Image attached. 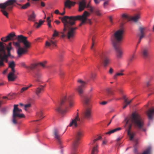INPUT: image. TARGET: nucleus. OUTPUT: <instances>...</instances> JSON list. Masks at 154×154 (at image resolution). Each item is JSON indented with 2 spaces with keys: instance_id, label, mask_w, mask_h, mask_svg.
Returning a JSON list of instances; mask_svg holds the SVG:
<instances>
[{
  "instance_id": "nucleus-61",
  "label": "nucleus",
  "mask_w": 154,
  "mask_h": 154,
  "mask_svg": "<svg viewBox=\"0 0 154 154\" xmlns=\"http://www.w3.org/2000/svg\"><path fill=\"white\" fill-rule=\"evenodd\" d=\"M41 5L42 6L44 7L45 6V4L43 2H41Z\"/></svg>"
},
{
  "instance_id": "nucleus-48",
  "label": "nucleus",
  "mask_w": 154,
  "mask_h": 154,
  "mask_svg": "<svg viewBox=\"0 0 154 154\" xmlns=\"http://www.w3.org/2000/svg\"><path fill=\"white\" fill-rule=\"evenodd\" d=\"M31 106V104L30 103L26 104L24 105L25 109V110H26V109L30 107Z\"/></svg>"
},
{
  "instance_id": "nucleus-45",
  "label": "nucleus",
  "mask_w": 154,
  "mask_h": 154,
  "mask_svg": "<svg viewBox=\"0 0 154 154\" xmlns=\"http://www.w3.org/2000/svg\"><path fill=\"white\" fill-rule=\"evenodd\" d=\"M47 63V61H45L43 62H40L38 64V65H40L42 67H45V65Z\"/></svg>"
},
{
  "instance_id": "nucleus-9",
  "label": "nucleus",
  "mask_w": 154,
  "mask_h": 154,
  "mask_svg": "<svg viewBox=\"0 0 154 154\" xmlns=\"http://www.w3.org/2000/svg\"><path fill=\"white\" fill-rule=\"evenodd\" d=\"M17 40L20 43H23L25 48L27 49L29 48L31 45V43L27 40V37L22 35H18L17 37Z\"/></svg>"
},
{
  "instance_id": "nucleus-41",
  "label": "nucleus",
  "mask_w": 154,
  "mask_h": 154,
  "mask_svg": "<svg viewBox=\"0 0 154 154\" xmlns=\"http://www.w3.org/2000/svg\"><path fill=\"white\" fill-rule=\"evenodd\" d=\"M43 113L42 111H39L37 113V116L39 118H41L42 117Z\"/></svg>"
},
{
  "instance_id": "nucleus-18",
  "label": "nucleus",
  "mask_w": 154,
  "mask_h": 154,
  "mask_svg": "<svg viewBox=\"0 0 154 154\" xmlns=\"http://www.w3.org/2000/svg\"><path fill=\"white\" fill-rule=\"evenodd\" d=\"M116 52V57L118 59L121 58L122 56V52L120 48L119 45L113 46Z\"/></svg>"
},
{
  "instance_id": "nucleus-10",
  "label": "nucleus",
  "mask_w": 154,
  "mask_h": 154,
  "mask_svg": "<svg viewBox=\"0 0 154 154\" xmlns=\"http://www.w3.org/2000/svg\"><path fill=\"white\" fill-rule=\"evenodd\" d=\"M83 136V132L82 131L79 130L76 132L75 134V140L72 145V147L74 149H75L77 146L79 144V142Z\"/></svg>"
},
{
  "instance_id": "nucleus-50",
  "label": "nucleus",
  "mask_w": 154,
  "mask_h": 154,
  "mask_svg": "<svg viewBox=\"0 0 154 154\" xmlns=\"http://www.w3.org/2000/svg\"><path fill=\"white\" fill-rule=\"evenodd\" d=\"M122 18H124L125 19H128V16L125 14H122Z\"/></svg>"
},
{
  "instance_id": "nucleus-43",
  "label": "nucleus",
  "mask_w": 154,
  "mask_h": 154,
  "mask_svg": "<svg viewBox=\"0 0 154 154\" xmlns=\"http://www.w3.org/2000/svg\"><path fill=\"white\" fill-rule=\"evenodd\" d=\"M20 42L17 41V42H13V44L16 47H19H19H20Z\"/></svg>"
},
{
  "instance_id": "nucleus-35",
  "label": "nucleus",
  "mask_w": 154,
  "mask_h": 154,
  "mask_svg": "<svg viewBox=\"0 0 154 154\" xmlns=\"http://www.w3.org/2000/svg\"><path fill=\"white\" fill-rule=\"evenodd\" d=\"M140 18V15H137L132 17L131 20L134 22H137Z\"/></svg>"
},
{
  "instance_id": "nucleus-37",
  "label": "nucleus",
  "mask_w": 154,
  "mask_h": 154,
  "mask_svg": "<svg viewBox=\"0 0 154 154\" xmlns=\"http://www.w3.org/2000/svg\"><path fill=\"white\" fill-rule=\"evenodd\" d=\"M151 150V147H149L142 154H149Z\"/></svg>"
},
{
  "instance_id": "nucleus-8",
  "label": "nucleus",
  "mask_w": 154,
  "mask_h": 154,
  "mask_svg": "<svg viewBox=\"0 0 154 154\" xmlns=\"http://www.w3.org/2000/svg\"><path fill=\"white\" fill-rule=\"evenodd\" d=\"M77 82L79 83V85L76 89V90L78 92L79 96L82 97L87 83L80 79H78Z\"/></svg>"
},
{
  "instance_id": "nucleus-31",
  "label": "nucleus",
  "mask_w": 154,
  "mask_h": 154,
  "mask_svg": "<svg viewBox=\"0 0 154 154\" xmlns=\"http://www.w3.org/2000/svg\"><path fill=\"white\" fill-rule=\"evenodd\" d=\"M124 71V70H121L120 71V72L116 73L113 76V79L116 80L117 79V76L123 75L124 74L122 73V72Z\"/></svg>"
},
{
  "instance_id": "nucleus-24",
  "label": "nucleus",
  "mask_w": 154,
  "mask_h": 154,
  "mask_svg": "<svg viewBox=\"0 0 154 154\" xmlns=\"http://www.w3.org/2000/svg\"><path fill=\"white\" fill-rule=\"evenodd\" d=\"M14 73L12 72L9 73L8 76V79L9 81H13L16 79V76L14 74Z\"/></svg>"
},
{
  "instance_id": "nucleus-56",
  "label": "nucleus",
  "mask_w": 154,
  "mask_h": 154,
  "mask_svg": "<svg viewBox=\"0 0 154 154\" xmlns=\"http://www.w3.org/2000/svg\"><path fill=\"white\" fill-rule=\"evenodd\" d=\"M121 128H116L114 130V132H116L120 130H121Z\"/></svg>"
},
{
  "instance_id": "nucleus-12",
  "label": "nucleus",
  "mask_w": 154,
  "mask_h": 154,
  "mask_svg": "<svg viewBox=\"0 0 154 154\" xmlns=\"http://www.w3.org/2000/svg\"><path fill=\"white\" fill-rule=\"evenodd\" d=\"M8 57L6 55L5 49L1 52L0 53V66H4V61H5L6 63L8 62Z\"/></svg>"
},
{
  "instance_id": "nucleus-28",
  "label": "nucleus",
  "mask_w": 154,
  "mask_h": 154,
  "mask_svg": "<svg viewBox=\"0 0 154 154\" xmlns=\"http://www.w3.org/2000/svg\"><path fill=\"white\" fill-rule=\"evenodd\" d=\"M15 65L14 61L10 62L9 64V67L11 69V71L13 72H15V71L14 69Z\"/></svg>"
},
{
  "instance_id": "nucleus-40",
  "label": "nucleus",
  "mask_w": 154,
  "mask_h": 154,
  "mask_svg": "<svg viewBox=\"0 0 154 154\" xmlns=\"http://www.w3.org/2000/svg\"><path fill=\"white\" fill-rule=\"evenodd\" d=\"M91 154H96V146H95L92 148Z\"/></svg>"
},
{
  "instance_id": "nucleus-7",
  "label": "nucleus",
  "mask_w": 154,
  "mask_h": 154,
  "mask_svg": "<svg viewBox=\"0 0 154 154\" xmlns=\"http://www.w3.org/2000/svg\"><path fill=\"white\" fill-rule=\"evenodd\" d=\"M132 120L135 126L138 129L142 131L146 132V129L143 128L144 123L140 117L135 113H133L132 115Z\"/></svg>"
},
{
  "instance_id": "nucleus-25",
  "label": "nucleus",
  "mask_w": 154,
  "mask_h": 154,
  "mask_svg": "<svg viewBox=\"0 0 154 154\" xmlns=\"http://www.w3.org/2000/svg\"><path fill=\"white\" fill-rule=\"evenodd\" d=\"M54 134L55 138L59 142H60V135L59 134V132L57 129H55L54 131Z\"/></svg>"
},
{
  "instance_id": "nucleus-5",
  "label": "nucleus",
  "mask_w": 154,
  "mask_h": 154,
  "mask_svg": "<svg viewBox=\"0 0 154 154\" xmlns=\"http://www.w3.org/2000/svg\"><path fill=\"white\" fill-rule=\"evenodd\" d=\"M18 105H14V108L13 112L12 122L14 124L17 125L19 123L17 120L19 119L25 117L24 114L21 113L22 112V109H19L17 107Z\"/></svg>"
},
{
  "instance_id": "nucleus-42",
  "label": "nucleus",
  "mask_w": 154,
  "mask_h": 154,
  "mask_svg": "<svg viewBox=\"0 0 154 154\" xmlns=\"http://www.w3.org/2000/svg\"><path fill=\"white\" fill-rule=\"evenodd\" d=\"M30 4L28 2L27 3L24 4L22 6L21 8L23 9H26L28 8L30 6Z\"/></svg>"
},
{
  "instance_id": "nucleus-6",
  "label": "nucleus",
  "mask_w": 154,
  "mask_h": 154,
  "mask_svg": "<svg viewBox=\"0 0 154 154\" xmlns=\"http://www.w3.org/2000/svg\"><path fill=\"white\" fill-rule=\"evenodd\" d=\"M123 33V30L120 29L116 31L112 36L111 41L113 46L120 45Z\"/></svg>"
},
{
  "instance_id": "nucleus-2",
  "label": "nucleus",
  "mask_w": 154,
  "mask_h": 154,
  "mask_svg": "<svg viewBox=\"0 0 154 154\" xmlns=\"http://www.w3.org/2000/svg\"><path fill=\"white\" fill-rule=\"evenodd\" d=\"M69 103L70 107H72L73 105L72 98L71 96H63L61 99L59 106L56 109V110L59 113L63 114L66 112V110L63 109L61 106L65 104Z\"/></svg>"
},
{
  "instance_id": "nucleus-15",
  "label": "nucleus",
  "mask_w": 154,
  "mask_h": 154,
  "mask_svg": "<svg viewBox=\"0 0 154 154\" xmlns=\"http://www.w3.org/2000/svg\"><path fill=\"white\" fill-rule=\"evenodd\" d=\"M76 3L75 2H72L70 1V0H67L64 3L65 8H70L72 6L74 5ZM63 12L62 13H60V14L63 15L65 14V8H63Z\"/></svg>"
},
{
  "instance_id": "nucleus-3",
  "label": "nucleus",
  "mask_w": 154,
  "mask_h": 154,
  "mask_svg": "<svg viewBox=\"0 0 154 154\" xmlns=\"http://www.w3.org/2000/svg\"><path fill=\"white\" fill-rule=\"evenodd\" d=\"M16 2V0H8L5 3L0 4L1 11L7 17H8V12L12 10L14 4Z\"/></svg>"
},
{
  "instance_id": "nucleus-27",
  "label": "nucleus",
  "mask_w": 154,
  "mask_h": 154,
  "mask_svg": "<svg viewBox=\"0 0 154 154\" xmlns=\"http://www.w3.org/2000/svg\"><path fill=\"white\" fill-rule=\"evenodd\" d=\"M56 42V41H53L52 40H50L49 42L46 41L45 43V45L46 46L49 47L51 45L54 46H56V45L55 44Z\"/></svg>"
},
{
  "instance_id": "nucleus-55",
  "label": "nucleus",
  "mask_w": 154,
  "mask_h": 154,
  "mask_svg": "<svg viewBox=\"0 0 154 154\" xmlns=\"http://www.w3.org/2000/svg\"><path fill=\"white\" fill-rule=\"evenodd\" d=\"M134 55H133L129 59V61L130 62H131L134 59Z\"/></svg>"
},
{
  "instance_id": "nucleus-33",
  "label": "nucleus",
  "mask_w": 154,
  "mask_h": 154,
  "mask_svg": "<svg viewBox=\"0 0 154 154\" xmlns=\"http://www.w3.org/2000/svg\"><path fill=\"white\" fill-rule=\"evenodd\" d=\"M44 21H42L41 20H39V23L35 22L34 24L35 26L37 28H38L42 24Z\"/></svg>"
},
{
  "instance_id": "nucleus-62",
  "label": "nucleus",
  "mask_w": 154,
  "mask_h": 154,
  "mask_svg": "<svg viewBox=\"0 0 154 154\" xmlns=\"http://www.w3.org/2000/svg\"><path fill=\"white\" fill-rule=\"evenodd\" d=\"M54 13L56 14H59L60 13L58 10H56L54 11Z\"/></svg>"
},
{
  "instance_id": "nucleus-22",
  "label": "nucleus",
  "mask_w": 154,
  "mask_h": 154,
  "mask_svg": "<svg viewBox=\"0 0 154 154\" xmlns=\"http://www.w3.org/2000/svg\"><path fill=\"white\" fill-rule=\"evenodd\" d=\"M147 114L149 120L152 119V116L154 115V108L150 109L147 112Z\"/></svg>"
},
{
  "instance_id": "nucleus-16",
  "label": "nucleus",
  "mask_w": 154,
  "mask_h": 154,
  "mask_svg": "<svg viewBox=\"0 0 154 154\" xmlns=\"http://www.w3.org/2000/svg\"><path fill=\"white\" fill-rule=\"evenodd\" d=\"M15 36V33L14 32H12L6 36L2 37L1 39L2 41L6 42L13 40V38Z\"/></svg>"
},
{
  "instance_id": "nucleus-23",
  "label": "nucleus",
  "mask_w": 154,
  "mask_h": 154,
  "mask_svg": "<svg viewBox=\"0 0 154 154\" xmlns=\"http://www.w3.org/2000/svg\"><path fill=\"white\" fill-rule=\"evenodd\" d=\"M86 4L85 0H82L79 3V11L80 12L84 10L86 7Z\"/></svg>"
},
{
  "instance_id": "nucleus-32",
  "label": "nucleus",
  "mask_w": 154,
  "mask_h": 154,
  "mask_svg": "<svg viewBox=\"0 0 154 154\" xmlns=\"http://www.w3.org/2000/svg\"><path fill=\"white\" fill-rule=\"evenodd\" d=\"M128 134L130 137V140H133L134 136H135V134L134 133H131L130 130L128 131L127 132Z\"/></svg>"
},
{
  "instance_id": "nucleus-53",
  "label": "nucleus",
  "mask_w": 154,
  "mask_h": 154,
  "mask_svg": "<svg viewBox=\"0 0 154 154\" xmlns=\"http://www.w3.org/2000/svg\"><path fill=\"white\" fill-rule=\"evenodd\" d=\"M97 16H100L101 15V14L100 12L97 9Z\"/></svg>"
},
{
  "instance_id": "nucleus-51",
  "label": "nucleus",
  "mask_w": 154,
  "mask_h": 154,
  "mask_svg": "<svg viewBox=\"0 0 154 154\" xmlns=\"http://www.w3.org/2000/svg\"><path fill=\"white\" fill-rule=\"evenodd\" d=\"M115 132L114 130H112L107 132L106 133V134H111Z\"/></svg>"
},
{
  "instance_id": "nucleus-52",
  "label": "nucleus",
  "mask_w": 154,
  "mask_h": 154,
  "mask_svg": "<svg viewBox=\"0 0 154 154\" xmlns=\"http://www.w3.org/2000/svg\"><path fill=\"white\" fill-rule=\"evenodd\" d=\"M110 0H106L105 1L103 4V5L104 7L105 8V5H108L109 3V2Z\"/></svg>"
},
{
  "instance_id": "nucleus-13",
  "label": "nucleus",
  "mask_w": 154,
  "mask_h": 154,
  "mask_svg": "<svg viewBox=\"0 0 154 154\" xmlns=\"http://www.w3.org/2000/svg\"><path fill=\"white\" fill-rule=\"evenodd\" d=\"M99 57L103 60V63L104 67H106L109 63L110 60L108 57H105V54L103 52H101L99 53Z\"/></svg>"
},
{
  "instance_id": "nucleus-29",
  "label": "nucleus",
  "mask_w": 154,
  "mask_h": 154,
  "mask_svg": "<svg viewBox=\"0 0 154 154\" xmlns=\"http://www.w3.org/2000/svg\"><path fill=\"white\" fill-rule=\"evenodd\" d=\"M147 86L148 87V90L149 91L151 92V93L149 94V96L150 95L154 93V88L153 87H149L148 86L150 85L149 82H148L146 84Z\"/></svg>"
},
{
  "instance_id": "nucleus-63",
  "label": "nucleus",
  "mask_w": 154,
  "mask_h": 154,
  "mask_svg": "<svg viewBox=\"0 0 154 154\" xmlns=\"http://www.w3.org/2000/svg\"><path fill=\"white\" fill-rule=\"evenodd\" d=\"M8 54H6V55L7 57H9L11 56V53L10 51H7Z\"/></svg>"
},
{
  "instance_id": "nucleus-46",
  "label": "nucleus",
  "mask_w": 154,
  "mask_h": 154,
  "mask_svg": "<svg viewBox=\"0 0 154 154\" xmlns=\"http://www.w3.org/2000/svg\"><path fill=\"white\" fill-rule=\"evenodd\" d=\"M133 100V99L131 100H129V101H128V102L127 103H125L126 104L123 107V109H124L126 108V107L128 105H129L132 102V100Z\"/></svg>"
},
{
  "instance_id": "nucleus-36",
  "label": "nucleus",
  "mask_w": 154,
  "mask_h": 154,
  "mask_svg": "<svg viewBox=\"0 0 154 154\" xmlns=\"http://www.w3.org/2000/svg\"><path fill=\"white\" fill-rule=\"evenodd\" d=\"M106 91L108 96L113 95V93L112 91L111 88H108L107 89Z\"/></svg>"
},
{
  "instance_id": "nucleus-39",
  "label": "nucleus",
  "mask_w": 154,
  "mask_h": 154,
  "mask_svg": "<svg viewBox=\"0 0 154 154\" xmlns=\"http://www.w3.org/2000/svg\"><path fill=\"white\" fill-rule=\"evenodd\" d=\"M8 110L7 107L2 108L1 110V112L3 114H5L7 113Z\"/></svg>"
},
{
  "instance_id": "nucleus-60",
  "label": "nucleus",
  "mask_w": 154,
  "mask_h": 154,
  "mask_svg": "<svg viewBox=\"0 0 154 154\" xmlns=\"http://www.w3.org/2000/svg\"><path fill=\"white\" fill-rule=\"evenodd\" d=\"M11 49V47H7V51H10Z\"/></svg>"
},
{
  "instance_id": "nucleus-49",
  "label": "nucleus",
  "mask_w": 154,
  "mask_h": 154,
  "mask_svg": "<svg viewBox=\"0 0 154 154\" xmlns=\"http://www.w3.org/2000/svg\"><path fill=\"white\" fill-rule=\"evenodd\" d=\"M114 70L113 69L112 67H110L109 71V73L110 74H112Z\"/></svg>"
},
{
  "instance_id": "nucleus-14",
  "label": "nucleus",
  "mask_w": 154,
  "mask_h": 154,
  "mask_svg": "<svg viewBox=\"0 0 154 154\" xmlns=\"http://www.w3.org/2000/svg\"><path fill=\"white\" fill-rule=\"evenodd\" d=\"M149 47L148 46H146L143 47L141 49V54L143 57L146 58L149 57Z\"/></svg>"
},
{
  "instance_id": "nucleus-59",
  "label": "nucleus",
  "mask_w": 154,
  "mask_h": 154,
  "mask_svg": "<svg viewBox=\"0 0 154 154\" xmlns=\"http://www.w3.org/2000/svg\"><path fill=\"white\" fill-rule=\"evenodd\" d=\"M89 10L91 12H93L94 11V8H93V7H90L89 8Z\"/></svg>"
},
{
  "instance_id": "nucleus-47",
  "label": "nucleus",
  "mask_w": 154,
  "mask_h": 154,
  "mask_svg": "<svg viewBox=\"0 0 154 154\" xmlns=\"http://www.w3.org/2000/svg\"><path fill=\"white\" fill-rule=\"evenodd\" d=\"M20 64L22 66L24 67L26 69H29L28 66H26L24 62H22L20 63Z\"/></svg>"
},
{
  "instance_id": "nucleus-34",
  "label": "nucleus",
  "mask_w": 154,
  "mask_h": 154,
  "mask_svg": "<svg viewBox=\"0 0 154 154\" xmlns=\"http://www.w3.org/2000/svg\"><path fill=\"white\" fill-rule=\"evenodd\" d=\"M38 66L37 63H34L31 64L30 66H28L29 69L31 70L33 69L36 68Z\"/></svg>"
},
{
  "instance_id": "nucleus-1",
  "label": "nucleus",
  "mask_w": 154,
  "mask_h": 154,
  "mask_svg": "<svg viewBox=\"0 0 154 154\" xmlns=\"http://www.w3.org/2000/svg\"><path fill=\"white\" fill-rule=\"evenodd\" d=\"M89 15V13L85 11L81 16L70 17L66 16L63 17L59 18L63 23V31L65 32L68 30L66 35L68 39L72 38L75 35L76 30L78 28L76 27H72V26L75 24V21L81 20V23L79 25V26H81L82 24L86 23V21L87 20V17Z\"/></svg>"
},
{
  "instance_id": "nucleus-11",
  "label": "nucleus",
  "mask_w": 154,
  "mask_h": 154,
  "mask_svg": "<svg viewBox=\"0 0 154 154\" xmlns=\"http://www.w3.org/2000/svg\"><path fill=\"white\" fill-rule=\"evenodd\" d=\"M82 121L80 119L79 116V114L77 112V116L75 118L72 119L69 123V126L71 127L74 126L75 127H79L81 126Z\"/></svg>"
},
{
  "instance_id": "nucleus-58",
  "label": "nucleus",
  "mask_w": 154,
  "mask_h": 154,
  "mask_svg": "<svg viewBox=\"0 0 154 154\" xmlns=\"http://www.w3.org/2000/svg\"><path fill=\"white\" fill-rule=\"evenodd\" d=\"M50 17H48L47 18V22H48V23H51V20L50 19Z\"/></svg>"
},
{
  "instance_id": "nucleus-44",
  "label": "nucleus",
  "mask_w": 154,
  "mask_h": 154,
  "mask_svg": "<svg viewBox=\"0 0 154 154\" xmlns=\"http://www.w3.org/2000/svg\"><path fill=\"white\" fill-rule=\"evenodd\" d=\"M29 88V86L23 87L21 89L20 91V93H23V92L27 90Z\"/></svg>"
},
{
  "instance_id": "nucleus-17",
  "label": "nucleus",
  "mask_w": 154,
  "mask_h": 154,
  "mask_svg": "<svg viewBox=\"0 0 154 154\" xmlns=\"http://www.w3.org/2000/svg\"><path fill=\"white\" fill-rule=\"evenodd\" d=\"M44 87L43 86L41 85L40 87L35 89V92L38 98H40L41 97L42 93L44 92Z\"/></svg>"
},
{
  "instance_id": "nucleus-64",
  "label": "nucleus",
  "mask_w": 154,
  "mask_h": 154,
  "mask_svg": "<svg viewBox=\"0 0 154 154\" xmlns=\"http://www.w3.org/2000/svg\"><path fill=\"white\" fill-rule=\"evenodd\" d=\"M125 120L126 122V125L128 124V122L129 120L127 119V118H126L125 119Z\"/></svg>"
},
{
  "instance_id": "nucleus-4",
  "label": "nucleus",
  "mask_w": 154,
  "mask_h": 154,
  "mask_svg": "<svg viewBox=\"0 0 154 154\" xmlns=\"http://www.w3.org/2000/svg\"><path fill=\"white\" fill-rule=\"evenodd\" d=\"M85 108L82 113L83 117L87 119H90L92 116L91 105L89 98L86 97L84 100Z\"/></svg>"
},
{
  "instance_id": "nucleus-57",
  "label": "nucleus",
  "mask_w": 154,
  "mask_h": 154,
  "mask_svg": "<svg viewBox=\"0 0 154 154\" xmlns=\"http://www.w3.org/2000/svg\"><path fill=\"white\" fill-rule=\"evenodd\" d=\"M109 19L110 20V23L111 24H113V22L112 21V17L111 16H109Z\"/></svg>"
},
{
  "instance_id": "nucleus-30",
  "label": "nucleus",
  "mask_w": 154,
  "mask_h": 154,
  "mask_svg": "<svg viewBox=\"0 0 154 154\" xmlns=\"http://www.w3.org/2000/svg\"><path fill=\"white\" fill-rule=\"evenodd\" d=\"M36 15L33 11L32 12V14L28 16V20L30 21H34L35 17Z\"/></svg>"
},
{
  "instance_id": "nucleus-20",
  "label": "nucleus",
  "mask_w": 154,
  "mask_h": 154,
  "mask_svg": "<svg viewBox=\"0 0 154 154\" xmlns=\"http://www.w3.org/2000/svg\"><path fill=\"white\" fill-rule=\"evenodd\" d=\"M33 76L35 79V80L36 82H40V79L41 78V74L38 71L35 72Z\"/></svg>"
},
{
  "instance_id": "nucleus-54",
  "label": "nucleus",
  "mask_w": 154,
  "mask_h": 154,
  "mask_svg": "<svg viewBox=\"0 0 154 154\" xmlns=\"http://www.w3.org/2000/svg\"><path fill=\"white\" fill-rule=\"evenodd\" d=\"M107 103V101H103L102 102H100V104L102 105H105Z\"/></svg>"
},
{
  "instance_id": "nucleus-38",
  "label": "nucleus",
  "mask_w": 154,
  "mask_h": 154,
  "mask_svg": "<svg viewBox=\"0 0 154 154\" xmlns=\"http://www.w3.org/2000/svg\"><path fill=\"white\" fill-rule=\"evenodd\" d=\"M58 32L56 30H54V33L52 35V37L51 39H54V37L58 36Z\"/></svg>"
},
{
  "instance_id": "nucleus-19",
  "label": "nucleus",
  "mask_w": 154,
  "mask_h": 154,
  "mask_svg": "<svg viewBox=\"0 0 154 154\" xmlns=\"http://www.w3.org/2000/svg\"><path fill=\"white\" fill-rule=\"evenodd\" d=\"M145 29V28L142 27H140L139 28V30L140 31V33L138 34L137 35V36L139 37V41L137 42V44H138L140 43L142 39L144 36V31Z\"/></svg>"
},
{
  "instance_id": "nucleus-21",
  "label": "nucleus",
  "mask_w": 154,
  "mask_h": 154,
  "mask_svg": "<svg viewBox=\"0 0 154 154\" xmlns=\"http://www.w3.org/2000/svg\"><path fill=\"white\" fill-rule=\"evenodd\" d=\"M28 51V50L26 48L19 47L17 49V53L19 56L22 54L26 53Z\"/></svg>"
},
{
  "instance_id": "nucleus-26",
  "label": "nucleus",
  "mask_w": 154,
  "mask_h": 154,
  "mask_svg": "<svg viewBox=\"0 0 154 154\" xmlns=\"http://www.w3.org/2000/svg\"><path fill=\"white\" fill-rule=\"evenodd\" d=\"M95 37H93L92 38V44L91 49L94 53L95 52Z\"/></svg>"
}]
</instances>
